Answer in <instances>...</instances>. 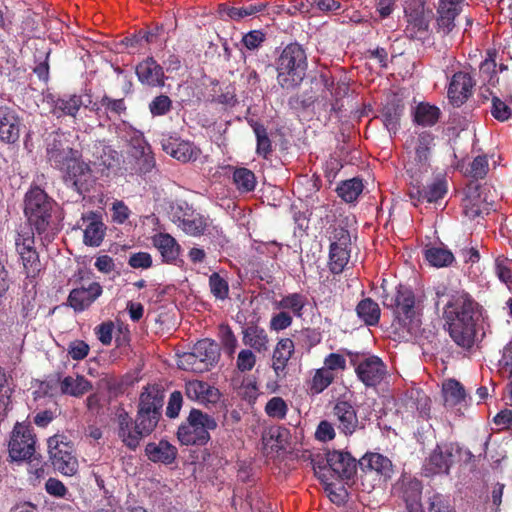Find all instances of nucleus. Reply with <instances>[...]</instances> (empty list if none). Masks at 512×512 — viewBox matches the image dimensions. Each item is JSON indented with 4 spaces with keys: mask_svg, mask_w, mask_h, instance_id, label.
I'll list each match as a JSON object with an SVG mask.
<instances>
[{
    "mask_svg": "<svg viewBox=\"0 0 512 512\" xmlns=\"http://www.w3.org/2000/svg\"><path fill=\"white\" fill-rule=\"evenodd\" d=\"M444 306L443 318L452 340L469 350L475 343L478 303L464 290H451Z\"/></svg>",
    "mask_w": 512,
    "mask_h": 512,
    "instance_id": "f257e3e1",
    "label": "nucleus"
},
{
    "mask_svg": "<svg viewBox=\"0 0 512 512\" xmlns=\"http://www.w3.org/2000/svg\"><path fill=\"white\" fill-rule=\"evenodd\" d=\"M59 208L51 198L39 186H32L24 197V214L29 227L44 240L51 241L59 231Z\"/></svg>",
    "mask_w": 512,
    "mask_h": 512,
    "instance_id": "f03ea898",
    "label": "nucleus"
},
{
    "mask_svg": "<svg viewBox=\"0 0 512 512\" xmlns=\"http://www.w3.org/2000/svg\"><path fill=\"white\" fill-rule=\"evenodd\" d=\"M275 67L279 85L286 90L296 89L306 77V49L298 42L286 45L275 60Z\"/></svg>",
    "mask_w": 512,
    "mask_h": 512,
    "instance_id": "7ed1b4c3",
    "label": "nucleus"
},
{
    "mask_svg": "<svg viewBox=\"0 0 512 512\" xmlns=\"http://www.w3.org/2000/svg\"><path fill=\"white\" fill-rule=\"evenodd\" d=\"M394 320L391 324L393 333L400 338L416 336L420 329V304L414 292L400 285L392 304Z\"/></svg>",
    "mask_w": 512,
    "mask_h": 512,
    "instance_id": "20e7f679",
    "label": "nucleus"
},
{
    "mask_svg": "<svg viewBox=\"0 0 512 512\" xmlns=\"http://www.w3.org/2000/svg\"><path fill=\"white\" fill-rule=\"evenodd\" d=\"M36 439L29 426L16 423L8 444L9 457L12 462L28 461L37 478L43 477L45 465L42 456L36 454Z\"/></svg>",
    "mask_w": 512,
    "mask_h": 512,
    "instance_id": "39448f33",
    "label": "nucleus"
},
{
    "mask_svg": "<svg viewBox=\"0 0 512 512\" xmlns=\"http://www.w3.org/2000/svg\"><path fill=\"white\" fill-rule=\"evenodd\" d=\"M216 419L200 409L192 408L188 417L177 430V439L185 446H205L210 440V431L217 428Z\"/></svg>",
    "mask_w": 512,
    "mask_h": 512,
    "instance_id": "423d86ee",
    "label": "nucleus"
},
{
    "mask_svg": "<svg viewBox=\"0 0 512 512\" xmlns=\"http://www.w3.org/2000/svg\"><path fill=\"white\" fill-rule=\"evenodd\" d=\"M220 358L219 345L212 339L199 340L191 352L180 357V367L194 372H203L214 366Z\"/></svg>",
    "mask_w": 512,
    "mask_h": 512,
    "instance_id": "0eeeda50",
    "label": "nucleus"
},
{
    "mask_svg": "<svg viewBox=\"0 0 512 512\" xmlns=\"http://www.w3.org/2000/svg\"><path fill=\"white\" fill-rule=\"evenodd\" d=\"M47 448L49 461L53 468L66 476L76 474L78 461L73 455V446L67 438L61 434H55L48 438Z\"/></svg>",
    "mask_w": 512,
    "mask_h": 512,
    "instance_id": "6e6552de",
    "label": "nucleus"
},
{
    "mask_svg": "<svg viewBox=\"0 0 512 512\" xmlns=\"http://www.w3.org/2000/svg\"><path fill=\"white\" fill-rule=\"evenodd\" d=\"M462 452L461 447L452 442L440 443L425 459L422 473L426 477L448 475L457 454Z\"/></svg>",
    "mask_w": 512,
    "mask_h": 512,
    "instance_id": "1a4fd4ad",
    "label": "nucleus"
},
{
    "mask_svg": "<svg viewBox=\"0 0 512 512\" xmlns=\"http://www.w3.org/2000/svg\"><path fill=\"white\" fill-rule=\"evenodd\" d=\"M162 407L163 398L161 396L150 392L141 393L137 414L133 420L146 437L157 427L162 415Z\"/></svg>",
    "mask_w": 512,
    "mask_h": 512,
    "instance_id": "9d476101",
    "label": "nucleus"
},
{
    "mask_svg": "<svg viewBox=\"0 0 512 512\" xmlns=\"http://www.w3.org/2000/svg\"><path fill=\"white\" fill-rule=\"evenodd\" d=\"M350 245L349 231L344 228L335 229L329 250L328 266L331 273L340 274L343 272L350 258Z\"/></svg>",
    "mask_w": 512,
    "mask_h": 512,
    "instance_id": "9b49d317",
    "label": "nucleus"
},
{
    "mask_svg": "<svg viewBox=\"0 0 512 512\" xmlns=\"http://www.w3.org/2000/svg\"><path fill=\"white\" fill-rule=\"evenodd\" d=\"M116 419L118 438L126 448L131 451H136L140 446L141 441L146 438V436L140 429H138L133 418L123 408H120L117 411Z\"/></svg>",
    "mask_w": 512,
    "mask_h": 512,
    "instance_id": "f8f14e48",
    "label": "nucleus"
},
{
    "mask_svg": "<svg viewBox=\"0 0 512 512\" xmlns=\"http://www.w3.org/2000/svg\"><path fill=\"white\" fill-rule=\"evenodd\" d=\"M63 179L67 186L72 187L79 194L88 191L87 180L90 177L89 166L80 160L79 152L71 161L61 169Z\"/></svg>",
    "mask_w": 512,
    "mask_h": 512,
    "instance_id": "ddd939ff",
    "label": "nucleus"
},
{
    "mask_svg": "<svg viewBox=\"0 0 512 512\" xmlns=\"http://www.w3.org/2000/svg\"><path fill=\"white\" fill-rule=\"evenodd\" d=\"M465 0H438L437 32L448 35L455 28L456 17L462 12Z\"/></svg>",
    "mask_w": 512,
    "mask_h": 512,
    "instance_id": "4468645a",
    "label": "nucleus"
},
{
    "mask_svg": "<svg viewBox=\"0 0 512 512\" xmlns=\"http://www.w3.org/2000/svg\"><path fill=\"white\" fill-rule=\"evenodd\" d=\"M328 474L340 479L350 480L356 474L357 460L348 452L328 451Z\"/></svg>",
    "mask_w": 512,
    "mask_h": 512,
    "instance_id": "2eb2a0df",
    "label": "nucleus"
},
{
    "mask_svg": "<svg viewBox=\"0 0 512 512\" xmlns=\"http://www.w3.org/2000/svg\"><path fill=\"white\" fill-rule=\"evenodd\" d=\"M406 98L405 90L392 88L386 95V129L395 134L398 130L399 121L404 114Z\"/></svg>",
    "mask_w": 512,
    "mask_h": 512,
    "instance_id": "dca6fc26",
    "label": "nucleus"
},
{
    "mask_svg": "<svg viewBox=\"0 0 512 512\" xmlns=\"http://www.w3.org/2000/svg\"><path fill=\"white\" fill-rule=\"evenodd\" d=\"M22 121L16 110L0 106V141L15 144L20 137Z\"/></svg>",
    "mask_w": 512,
    "mask_h": 512,
    "instance_id": "f3484780",
    "label": "nucleus"
},
{
    "mask_svg": "<svg viewBox=\"0 0 512 512\" xmlns=\"http://www.w3.org/2000/svg\"><path fill=\"white\" fill-rule=\"evenodd\" d=\"M77 153L78 151L71 148L58 134L47 142V160L53 168L60 171Z\"/></svg>",
    "mask_w": 512,
    "mask_h": 512,
    "instance_id": "a211bd4d",
    "label": "nucleus"
},
{
    "mask_svg": "<svg viewBox=\"0 0 512 512\" xmlns=\"http://www.w3.org/2000/svg\"><path fill=\"white\" fill-rule=\"evenodd\" d=\"M475 82L469 73L456 72L450 81L448 87V97L450 102L457 107L463 105L472 95V89Z\"/></svg>",
    "mask_w": 512,
    "mask_h": 512,
    "instance_id": "6ab92c4d",
    "label": "nucleus"
},
{
    "mask_svg": "<svg viewBox=\"0 0 512 512\" xmlns=\"http://www.w3.org/2000/svg\"><path fill=\"white\" fill-rule=\"evenodd\" d=\"M163 151L183 163L195 161L200 150L191 142L168 136L161 139Z\"/></svg>",
    "mask_w": 512,
    "mask_h": 512,
    "instance_id": "aec40b11",
    "label": "nucleus"
},
{
    "mask_svg": "<svg viewBox=\"0 0 512 512\" xmlns=\"http://www.w3.org/2000/svg\"><path fill=\"white\" fill-rule=\"evenodd\" d=\"M101 294V285L98 282H92L87 288L80 287L71 290L67 298V305L73 308L75 312H82Z\"/></svg>",
    "mask_w": 512,
    "mask_h": 512,
    "instance_id": "412c9836",
    "label": "nucleus"
},
{
    "mask_svg": "<svg viewBox=\"0 0 512 512\" xmlns=\"http://www.w3.org/2000/svg\"><path fill=\"white\" fill-rule=\"evenodd\" d=\"M356 373L366 386L374 387L384 379V364L379 357L372 356L357 366Z\"/></svg>",
    "mask_w": 512,
    "mask_h": 512,
    "instance_id": "4be33fe9",
    "label": "nucleus"
},
{
    "mask_svg": "<svg viewBox=\"0 0 512 512\" xmlns=\"http://www.w3.org/2000/svg\"><path fill=\"white\" fill-rule=\"evenodd\" d=\"M136 75L142 84L151 87L164 86V71L157 61L148 57L136 66Z\"/></svg>",
    "mask_w": 512,
    "mask_h": 512,
    "instance_id": "5701e85b",
    "label": "nucleus"
},
{
    "mask_svg": "<svg viewBox=\"0 0 512 512\" xmlns=\"http://www.w3.org/2000/svg\"><path fill=\"white\" fill-rule=\"evenodd\" d=\"M82 220L86 223L83 238L84 244L91 247L100 246L106 232V226L102 222L101 216L94 211H90L88 214L83 215Z\"/></svg>",
    "mask_w": 512,
    "mask_h": 512,
    "instance_id": "b1692460",
    "label": "nucleus"
},
{
    "mask_svg": "<svg viewBox=\"0 0 512 512\" xmlns=\"http://www.w3.org/2000/svg\"><path fill=\"white\" fill-rule=\"evenodd\" d=\"M185 394L187 398L200 403H216L220 398V392L217 388L201 380L186 382Z\"/></svg>",
    "mask_w": 512,
    "mask_h": 512,
    "instance_id": "393cba45",
    "label": "nucleus"
},
{
    "mask_svg": "<svg viewBox=\"0 0 512 512\" xmlns=\"http://www.w3.org/2000/svg\"><path fill=\"white\" fill-rule=\"evenodd\" d=\"M145 454L154 463L171 465L177 458L178 449L167 440H160L158 443L149 442Z\"/></svg>",
    "mask_w": 512,
    "mask_h": 512,
    "instance_id": "a878e982",
    "label": "nucleus"
},
{
    "mask_svg": "<svg viewBox=\"0 0 512 512\" xmlns=\"http://www.w3.org/2000/svg\"><path fill=\"white\" fill-rule=\"evenodd\" d=\"M333 412L338 419V429L345 435H352L358 427V418L353 406L347 401H338Z\"/></svg>",
    "mask_w": 512,
    "mask_h": 512,
    "instance_id": "bb28decb",
    "label": "nucleus"
},
{
    "mask_svg": "<svg viewBox=\"0 0 512 512\" xmlns=\"http://www.w3.org/2000/svg\"><path fill=\"white\" fill-rule=\"evenodd\" d=\"M152 243L160 252L164 262L174 263L177 260L180 254V245L170 234H155L152 237Z\"/></svg>",
    "mask_w": 512,
    "mask_h": 512,
    "instance_id": "cd10ccee",
    "label": "nucleus"
},
{
    "mask_svg": "<svg viewBox=\"0 0 512 512\" xmlns=\"http://www.w3.org/2000/svg\"><path fill=\"white\" fill-rule=\"evenodd\" d=\"M91 162L102 169H110L118 164V153L111 146L96 142L92 147Z\"/></svg>",
    "mask_w": 512,
    "mask_h": 512,
    "instance_id": "c85d7f7f",
    "label": "nucleus"
},
{
    "mask_svg": "<svg viewBox=\"0 0 512 512\" xmlns=\"http://www.w3.org/2000/svg\"><path fill=\"white\" fill-rule=\"evenodd\" d=\"M268 341L266 331L257 325H250L243 330V343L259 353L268 350Z\"/></svg>",
    "mask_w": 512,
    "mask_h": 512,
    "instance_id": "c756f323",
    "label": "nucleus"
},
{
    "mask_svg": "<svg viewBox=\"0 0 512 512\" xmlns=\"http://www.w3.org/2000/svg\"><path fill=\"white\" fill-rule=\"evenodd\" d=\"M294 343L289 338L279 340L273 352V369L277 375L283 372L294 353Z\"/></svg>",
    "mask_w": 512,
    "mask_h": 512,
    "instance_id": "7c9ffc66",
    "label": "nucleus"
},
{
    "mask_svg": "<svg viewBox=\"0 0 512 512\" xmlns=\"http://www.w3.org/2000/svg\"><path fill=\"white\" fill-rule=\"evenodd\" d=\"M251 128L253 129V132L256 136V153L257 155L268 159L272 152H273V146L272 141L269 137L267 128L254 120H251L249 122Z\"/></svg>",
    "mask_w": 512,
    "mask_h": 512,
    "instance_id": "2f4dec72",
    "label": "nucleus"
},
{
    "mask_svg": "<svg viewBox=\"0 0 512 512\" xmlns=\"http://www.w3.org/2000/svg\"><path fill=\"white\" fill-rule=\"evenodd\" d=\"M357 463L363 473L366 475H375L379 482L382 480V471L384 468L383 455L380 453L367 452Z\"/></svg>",
    "mask_w": 512,
    "mask_h": 512,
    "instance_id": "473e14b6",
    "label": "nucleus"
},
{
    "mask_svg": "<svg viewBox=\"0 0 512 512\" xmlns=\"http://www.w3.org/2000/svg\"><path fill=\"white\" fill-rule=\"evenodd\" d=\"M265 2L260 3H251L248 5H244L242 7H231L226 4H221L219 6V13L221 16H228L233 20H240L244 17L255 15L256 13L262 11L266 7Z\"/></svg>",
    "mask_w": 512,
    "mask_h": 512,
    "instance_id": "72a5a7b5",
    "label": "nucleus"
},
{
    "mask_svg": "<svg viewBox=\"0 0 512 512\" xmlns=\"http://www.w3.org/2000/svg\"><path fill=\"white\" fill-rule=\"evenodd\" d=\"M356 312L358 317L367 325H375L378 323L381 315V309L378 303L370 298L361 300L357 307Z\"/></svg>",
    "mask_w": 512,
    "mask_h": 512,
    "instance_id": "f704fd0d",
    "label": "nucleus"
},
{
    "mask_svg": "<svg viewBox=\"0 0 512 512\" xmlns=\"http://www.w3.org/2000/svg\"><path fill=\"white\" fill-rule=\"evenodd\" d=\"M442 392L445 405L455 406L465 400L466 393L463 385L455 380L449 379L443 383Z\"/></svg>",
    "mask_w": 512,
    "mask_h": 512,
    "instance_id": "c9c22d12",
    "label": "nucleus"
},
{
    "mask_svg": "<svg viewBox=\"0 0 512 512\" xmlns=\"http://www.w3.org/2000/svg\"><path fill=\"white\" fill-rule=\"evenodd\" d=\"M440 109L428 103H420L414 112V121L422 126H432L440 117Z\"/></svg>",
    "mask_w": 512,
    "mask_h": 512,
    "instance_id": "e433bc0d",
    "label": "nucleus"
},
{
    "mask_svg": "<svg viewBox=\"0 0 512 512\" xmlns=\"http://www.w3.org/2000/svg\"><path fill=\"white\" fill-rule=\"evenodd\" d=\"M419 199L428 203L437 202L447 193V182L444 179H436L432 183L418 190Z\"/></svg>",
    "mask_w": 512,
    "mask_h": 512,
    "instance_id": "4c0bfd02",
    "label": "nucleus"
},
{
    "mask_svg": "<svg viewBox=\"0 0 512 512\" xmlns=\"http://www.w3.org/2000/svg\"><path fill=\"white\" fill-rule=\"evenodd\" d=\"M91 389V384L83 376L73 378L71 376L65 377L61 382V391L64 394L72 396H82Z\"/></svg>",
    "mask_w": 512,
    "mask_h": 512,
    "instance_id": "58836bf2",
    "label": "nucleus"
},
{
    "mask_svg": "<svg viewBox=\"0 0 512 512\" xmlns=\"http://www.w3.org/2000/svg\"><path fill=\"white\" fill-rule=\"evenodd\" d=\"M424 255L431 266L438 268L449 266L454 261L453 253L446 248L430 247L425 250Z\"/></svg>",
    "mask_w": 512,
    "mask_h": 512,
    "instance_id": "ea45409f",
    "label": "nucleus"
},
{
    "mask_svg": "<svg viewBox=\"0 0 512 512\" xmlns=\"http://www.w3.org/2000/svg\"><path fill=\"white\" fill-rule=\"evenodd\" d=\"M35 230L32 227L20 228L15 236V248L18 255H23L35 249Z\"/></svg>",
    "mask_w": 512,
    "mask_h": 512,
    "instance_id": "a19ab883",
    "label": "nucleus"
},
{
    "mask_svg": "<svg viewBox=\"0 0 512 512\" xmlns=\"http://www.w3.org/2000/svg\"><path fill=\"white\" fill-rule=\"evenodd\" d=\"M305 305L306 297L300 293L288 294L275 303L276 308L289 310L297 317L302 316V311Z\"/></svg>",
    "mask_w": 512,
    "mask_h": 512,
    "instance_id": "79ce46f5",
    "label": "nucleus"
},
{
    "mask_svg": "<svg viewBox=\"0 0 512 512\" xmlns=\"http://www.w3.org/2000/svg\"><path fill=\"white\" fill-rule=\"evenodd\" d=\"M430 14L431 11L427 10L417 16L408 18L406 32L409 33L412 38H421L422 34L426 33L428 30Z\"/></svg>",
    "mask_w": 512,
    "mask_h": 512,
    "instance_id": "37998d69",
    "label": "nucleus"
},
{
    "mask_svg": "<svg viewBox=\"0 0 512 512\" xmlns=\"http://www.w3.org/2000/svg\"><path fill=\"white\" fill-rule=\"evenodd\" d=\"M363 190L362 181L358 178H352L343 181L341 185L337 187V194L345 202L351 203L355 201Z\"/></svg>",
    "mask_w": 512,
    "mask_h": 512,
    "instance_id": "c03bdc74",
    "label": "nucleus"
},
{
    "mask_svg": "<svg viewBox=\"0 0 512 512\" xmlns=\"http://www.w3.org/2000/svg\"><path fill=\"white\" fill-rule=\"evenodd\" d=\"M233 181L237 189L241 192H250L255 189L256 177L254 173L247 168H237L233 173Z\"/></svg>",
    "mask_w": 512,
    "mask_h": 512,
    "instance_id": "a18cd8bd",
    "label": "nucleus"
},
{
    "mask_svg": "<svg viewBox=\"0 0 512 512\" xmlns=\"http://www.w3.org/2000/svg\"><path fill=\"white\" fill-rule=\"evenodd\" d=\"M335 375L329 369L320 368L316 370L309 387L312 395L323 392L334 380Z\"/></svg>",
    "mask_w": 512,
    "mask_h": 512,
    "instance_id": "49530a36",
    "label": "nucleus"
},
{
    "mask_svg": "<svg viewBox=\"0 0 512 512\" xmlns=\"http://www.w3.org/2000/svg\"><path fill=\"white\" fill-rule=\"evenodd\" d=\"M477 191L478 187L473 192L467 194L462 200L463 211L471 219L480 216L483 212L481 198Z\"/></svg>",
    "mask_w": 512,
    "mask_h": 512,
    "instance_id": "de8ad7c7",
    "label": "nucleus"
},
{
    "mask_svg": "<svg viewBox=\"0 0 512 512\" xmlns=\"http://www.w3.org/2000/svg\"><path fill=\"white\" fill-rule=\"evenodd\" d=\"M81 96L71 95L68 98H59L55 101L54 112H62L65 115L75 116L82 106Z\"/></svg>",
    "mask_w": 512,
    "mask_h": 512,
    "instance_id": "09e8293b",
    "label": "nucleus"
},
{
    "mask_svg": "<svg viewBox=\"0 0 512 512\" xmlns=\"http://www.w3.org/2000/svg\"><path fill=\"white\" fill-rule=\"evenodd\" d=\"M434 145V136L430 132H422L417 139L415 147L416 160L419 163H426L428 161L430 150Z\"/></svg>",
    "mask_w": 512,
    "mask_h": 512,
    "instance_id": "8fccbe9b",
    "label": "nucleus"
},
{
    "mask_svg": "<svg viewBox=\"0 0 512 512\" xmlns=\"http://www.w3.org/2000/svg\"><path fill=\"white\" fill-rule=\"evenodd\" d=\"M422 484L418 480H410L402 484V498L406 506L421 503Z\"/></svg>",
    "mask_w": 512,
    "mask_h": 512,
    "instance_id": "3c124183",
    "label": "nucleus"
},
{
    "mask_svg": "<svg viewBox=\"0 0 512 512\" xmlns=\"http://www.w3.org/2000/svg\"><path fill=\"white\" fill-rule=\"evenodd\" d=\"M129 136V144L132 148V156L139 157L143 156L145 153H148V150L151 149L150 145L145 140L144 135L135 129H131L128 132Z\"/></svg>",
    "mask_w": 512,
    "mask_h": 512,
    "instance_id": "603ef678",
    "label": "nucleus"
},
{
    "mask_svg": "<svg viewBox=\"0 0 512 512\" xmlns=\"http://www.w3.org/2000/svg\"><path fill=\"white\" fill-rule=\"evenodd\" d=\"M27 278H35L40 272L39 254L36 250L19 255Z\"/></svg>",
    "mask_w": 512,
    "mask_h": 512,
    "instance_id": "864d4df0",
    "label": "nucleus"
},
{
    "mask_svg": "<svg viewBox=\"0 0 512 512\" xmlns=\"http://www.w3.org/2000/svg\"><path fill=\"white\" fill-rule=\"evenodd\" d=\"M490 112L500 122H506L512 117L511 107L496 95H492Z\"/></svg>",
    "mask_w": 512,
    "mask_h": 512,
    "instance_id": "5fc2aeb1",
    "label": "nucleus"
},
{
    "mask_svg": "<svg viewBox=\"0 0 512 512\" xmlns=\"http://www.w3.org/2000/svg\"><path fill=\"white\" fill-rule=\"evenodd\" d=\"M428 512H456L449 497L441 493H433L428 497Z\"/></svg>",
    "mask_w": 512,
    "mask_h": 512,
    "instance_id": "6e6d98bb",
    "label": "nucleus"
},
{
    "mask_svg": "<svg viewBox=\"0 0 512 512\" xmlns=\"http://www.w3.org/2000/svg\"><path fill=\"white\" fill-rule=\"evenodd\" d=\"M495 272L500 281L512 289V260L504 257L496 258Z\"/></svg>",
    "mask_w": 512,
    "mask_h": 512,
    "instance_id": "4d7b16f0",
    "label": "nucleus"
},
{
    "mask_svg": "<svg viewBox=\"0 0 512 512\" xmlns=\"http://www.w3.org/2000/svg\"><path fill=\"white\" fill-rule=\"evenodd\" d=\"M100 105L105 109L104 113L107 118L111 119V116H120L127 110L124 99H113L107 95H104L100 100Z\"/></svg>",
    "mask_w": 512,
    "mask_h": 512,
    "instance_id": "13d9d810",
    "label": "nucleus"
},
{
    "mask_svg": "<svg viewBox=\"0 0 512 512\" xmlns=\"http://www.w3.org/2000/svg\"><path fill=\"white\" fill-rule=\"evenodd\" d=\"M209 287L211 293L220 300H225L228 298L229 294V285L228 282L219 275V273L214 272L209 277Z\"/></svg>",
    "mask_w": 512,
    "mask_h": 512,
    "instance_id": "bf43d9fd",
    "label": "nucleus"
},
{
    "mask_svg": "<svg viewBox=\"0 0 512 512\" xmlns=\"http://www.w3.org/2000/svg\"><path fill=\"white\" fill-rule=\"evenodd\" d=\"M349 93V85L346 82H337L331 90L330 112L339 113L343 107L341 100Z\"/></svg>",
    "mask_w": 512,
    "mask_h": 512,
    "instance_id": "052dcab7",
    "label": "nucleus"
},
{
    "mask_svg": "<svg viewBox=\"0 0 512 512\" xmlns=\"http://www.w3.org/2000/svg\"><path fill=\"white\" fill-rule=\"evenodd\" d=\"M219 338L225 352L228 355L232 356L235 353L238 342L236 336L234 335L229 325L221 324L219 326Z\"/></svg>",
    "mask_w": 512,
    "mask_h": 512,
    "instance_id": "680f3d73",
    "label": "nucleus"
},
{
    "mask_svg": "<svg viewBox=\"0 0 512 512\" xmlns=\"http://www.w3.org/2000/svg\"><path fill=\"white\" fill-rule=\"evenodd\" d=\"M181 229L191 236L203 235L207 229V220L200 213H196Z\"/></svg>",
    "mask_w": 512,
    "mask_h": 512,
    "instance_id": "e2e57ef3",
    "label": "nucleus"
},
{
    "mask_svg": "<svg viewBox=\"0 0 512 512\" xmlns=\"http://www.w3.org/2000/svg\"><path fill=\"white\" fill-rule=\"evenodd\" d=\"M172 109V100L164 94L156 96L149 103V111L152 116H164Z\"/></svg>",
    "mask_w": 512,
    "mask_h": 512,
    "instance_id": "0e129e2a",
    "label": "nucleus"
},
{
    "mask_svg": "<svg viewBox=\"0 0 512 512\" xmlns=\"http://www.w3.org/2000/svg\"><path fill=\"white\" fill-rule=\"evenodd\" d=\"M171 209L173 222H178L181 228L197 213L186 202L172 206Z\"/></svg>",
    "mask_w": 512,
    "mask_h": 512,
    "instance_id": "69168bd1",
    "label": "nucleus"
},
{
    "mask_svg": "<svg viewBox=\"0 0 512 512\" xmlns=\"http://www.w3.org/2000/svg\"><path fill=\"white\" fill-rule=\"evenodd\" d=\"M287 411V404L281 397L271 398L265 406V412L272 418L284 419Z\"/></svg>",
    "mask_w": 512,
    "mask_h": 512,
    "instance_id": "338daca9",
    "label": "nucleus"
},
{
    "mask_svg": "<svg viewBox=\"0 0 512 512\" xmlns=\"http://www.w3.org/2000/svg\"><path fill=\"white\" fill-rule=\"evenodd\" d=\"M489 171L488 159L485 155L475 157L470 165V176L476 180L484 179Z\"/></svg>",
    "mask_w": 512,
    "mask_h": 512,
    "instance_id": "774afa93",
    "label": "nucleus"
}]
</instances>
